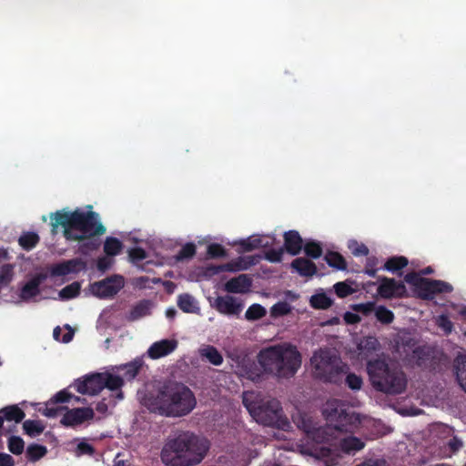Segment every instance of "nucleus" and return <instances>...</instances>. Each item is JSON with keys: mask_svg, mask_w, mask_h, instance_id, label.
<instances>
[{"mask_svg": "<svg viewBox=\"0 0 466 466\" xmlns=\"http://www.w3.org/2000/svg\"><path fill=\"white\" fill-rule=\"evenodd\" d=\"M25 433L30 437H35L44 431V425L39 420H26L23 423Z\"/></svg>", "mask_w": 466, "mask_h": 466, "instance_id": "38", "label": "nucleus"}, {"mask_svg": "<svg viewBox=\"0 0 466 466\" xmlns=\"http://www.w3.org/2000/svg\"><path fill=\"white\" fill-rule=\"evenodd\" d=\"M14 459L6 453H0V466H14Z\"/></svg>", "mask_w": 466, "mask_h": 466, "instance_id": "64", "label": "nucleus"}, {"mask_svg": "<svg viewBox=\"0 0 466 466\" xmlns=\"http://www.w3.org/2000/svg\"><path fill=\"white\" fill-rule=\"evenodd\" d=\"M290 306L285 301H279L274 304L270 309L271 316L274 318L282 317L290 312Z\"/></svg>", "mask_w": 466, "mask_h": 466, "instance_id": "47", "label": "nucleus"}, {"mask_svg": "<svg viewBox=\"0 0 466 466\" xmlns=\"http://www.w3.org/2000/svg\"><path fill=\"white\" fill-rule=\"evenodd\" d=\"M409 260L404 256H393L389 258L386 262L384 263L383 269L397 273L398 271L401 270L405 267L408 266Z\"/></svg>", "mask_w": 466, "mask_h": 466, "instance_id": "31", "label": "nucleus"}, {"mask_svg": "<svg viewBox=\"0 0 466 466\" xmlns=\"http://www.w3.org/2000/svg\"><path fill=\"white\" fill-rule=\"evenodd\" d=\"M355 247H350L351 252L354 256H368L369 248L364 244L354 243Z\"/></svg>", "mask_w": 466, "mask_h": 466, "instance_id": "59", "label": "nucleus"}, {"mask_svg": "<svg viewBox=\"0 0 466 466\" xmlns=\"http://www.w3.org/2000/svg\"><path fill=\"white\" fill-rule=\"evenodd\" d=\"M76 390L81 394L96 395L103 390V373L86 376L83 380L76 382Z\"/></svg>", "mask_w": 466, "mask_h": 466, "instance_id": "14", "label": "nucleus"}, {"mask_svg": "<svg viewBox=\"0 0 466 466\" xmlns=\"http://www.w3.org/2000/svg\"><path fill=\"white\" fill-rule=\"evenodd\" d=\"M330 405L332 408L328 415V420L334 430L344 433L354 432L360 424L359 414L350 410L339 400H334Z\"/></svg>", "mask_w": 466, "mask_h": 466, "instance_id": "9", "label": "nucleus"}, {"mask_svg": "<svg viewBox=\"0 0 466 466\" xmlns=\"http://www.w3.org/2000/svg\"><path fill=\"white\" fill-rule=\"evenodd\" d=\"M95 412L92 408H74L66 410L61 419V424L66 427H76L94 418Z\"/></svg>", "mask_w": 466, "mask_h": 466, "instance_id": "13", "label": "nucleus"}, {"mask_svg": "<svg viewBox=\"0 0 466 466\" xmlns=\"http://www.w3.org/2000/svg\"><path fill=\"white\" fill-rule=\"evenodd\" d=\"M215 307L218 311L226 315H238L243 309V303L241 300L229 296H219L215 300Z\"/></svg>", "mask_w": 466, "mask_h": 466, "instance_id": "16", "label": "nucleus"}, {"mask_svg": "<svg viewBox=\"0 0 466 466\" xmlns=\"http://www.w3.org/2000/svg\"><path fill=\"white\" fill-rule=\"evenodd\" d=\"M443 353L430 346L418 347L413 350V359L418 367L435 370L440 366Z\"/></svg>", "mask_w": 466, "mask_h": 466, "instance_id": "10", "label": "nucleus"}, {"mask_svg": "<svg viewBox=\"0 0 466 466\" xmlns=\"http://www.w3.org/2000/svg\"><path fill=\"white\" fill-rule=\"evenodd\" d=\"M404 280L414 288L419 298L425 300L433 299L436 294L451 293L453 289L448 282L425 279L415 271L407 273Z\"/></svg>", "mask_w": 466, "mask_h": 466, "instance_id": "8", "label": "nucleus"}, {"mask_svg": "<svg viewBox=\"0 0 466 466\" xmlns=\"http://www.w3.org/2000/svg\"><path fill=\"white\" fill-rule=\"evenodd\" d=\"M257 261L258 260L254 256L239 257L237 259L218 266L217 272H236L240 270H246L249 267L255 265Z\"/></svg>", "mask_w": 466, "mask_h": 466, "instance_id": "18", "label": "nucleus"}, {"mask_svg": "<svg viewBox=\"0 0 466 466\" xmlns=\"http://www.w3.org/2000/svg\"><path fill=\"white\" fill-rule=\"evenodd\" d=\"M40 241L39 236L35 232H24L18 238V243L25 250H31Z\"/></svg>", "mask_w": 466, "mask_h": 466, "instance_id": "34", "label": "nucleus"}, {"mask_svg": "<svg viewBox=\"0 0 466 466\" xmlns=\"http://www.w3.org/2000/svg\"><path fill=\"white\" fill-rule=\"evenodd\" d=\"M310 362L316 378L334 384L342 381V377L348 369L339 358L328 350H320L315 352L310 359Z\"/></svg>", "mask_w": 466, "mask_h": 466, "instance_id": "6", "label": "nucleus"}, {"mask_svg": "<svg viewBox=\"0 0 466 466\" xmlns=\"http://www.w3.org/2000/svg\"><path fill=\"white\" fill-rule=\"evenodd\" d=\"M46 453V447L40 444H30L26 449V457L30 461H36Z\"/></svg>", "mask_w": 466, "mask_h": 466, "instance_id": "39", "label": "nucleus"}, {"mask_svg": "<svg viewBox=\"0 0 466 466\" xmlns=\"http://www.w3.org/2000/svg\"><path fill=\"white\" fill-rule=\"evenodd\" d=\"M51 231L57 232L61 226L63 235L66 240L84 241L106 233V227L100 222L98 213L95 211H83L76 208L74 211L58 210L50 214Z\"/></svg>", "mask_w": 466, "mask_h": 466, "instance_id": "2", "label": "nucleus"}, {"mask_svg": "<svg viewBox=\"0 0 466 466\" xmlns=\"http://www.w3.org/2000/svg\"><path fill=\"white\" fill-rule=\"evenodd\" d=\"M284 251L283 248H279V249L271 248L265 252L264 257L269 262L279 263L282 260Z\"/></svg>", "mask_w": 466, "mask_h": 466, "instance_id": "53", "label": "nucleus"}, {"mask_svg": "<svg viewBox=\"0 0 466 466\" xmlns=\"http://www.w3.org/2000/svg\"><path fill=\"white\" fill-rule=\"evenodd\" d=\"M128 256L133 262H139L147 258V252L144 248L136 247L128 251Z\"/></svg>", "mask_w": 466, "mask_h": 466, "instance_id": "56", "label": "nucleus"}, {"mask_svg": "<svg viewBox=\"0 0 466 466\" xmlns=\"http://www.w3.org/2000/svg\"><path fill=\"white\" fill-rule=\"evenodd\" d=\"M351 309L358 313H361L364 316L370 315L373 311L375 312L376 304L374 301H369L366 303H359L351 306Z\"/></svg>", "mask_w": 466, "mask_h": 466, "instance_id": "50", "label": "nucleus"}, {"mask_svg": "<svg viewBox=\"0 0 466 466\" xmlns=\"http://www.w3.org/2000/svg\"><path fill=\"white\" fill-rule=\"evenodd\" d=\"M123 248V243L115 237H107L104 243V252L108 257L118 255Z\"/></svg>", "mask_w": 466, "mask_h": 466, "instance_id": "33", "label": "nucleus"}, {"mask_svg": "<svg viewBox=\"0 0 466 466\" xmlns=\"http://www.w3.org/2000/svg\"><path fill=\"white\" fill-rule=\"evenodd\" d=\"M250 413L258 422L265 426L282 431H288L290 428V422L285 416L280 402L276 399L262 401L252 407Z\"/></svg>", "mask_w": 466, "mask_h": 466, "instance_id": "7", "label": "nucleus"}, {"mask_svg": "<svg viewBox=\"0 0 466 466\" xmlns=\"http://www.w3.org/2000/svg\"><path fill=\"white\" fill-rule=\"evenodd\" d=\"M340 446L344 452L351 453L363 449L364 442L357 437H348L341 441Z\"/></svg>", "mask_w": 466, "mask_h": 466, "instance_id": "36", "label": "nucleus"}, {"mask_svg": "<svg viewBox=\"0 0 466 466\" xmlns=\"http://www.w3.org/2000/svg\"><path fill=\"white\" fill-rule=\"evenodd\" d=\"M251 287L252 279L248 274H240L225 283V290L228 293L246 294L250 291Z\"/></svg>", "mask_w": 466, "mask_h": 466, "instance_id": "17", "label": "nucleus"}, {"mask_svg": "<svg viewBox=\"0 0 466 466\" xmlns=\"http://www.w3.org/2000/svg\"><path fill=\"white\" fill-rule=\"evenodd\" d=\"M56 405L49 404V401H47L42 414L47 418H56L61 411L67 410V407H57Z\"/></svg>", "mask_w": 466, "mask_h": 466, "instance_id": "52", "label": "nucleus"}, {"mask_svg": "<svg viewBox=\"0 0 466 466\" xmlns=\"http://www.w3.org/2000/svg\"><path fill=\"white\" fill-rule=\"evenodd\" d=\"M25 442L18 436H12L8 440V450L15 455H19L24 451Z\"/></svg>", "mask_w": 466, "mask_h": 466, "instance_id": "46", "label": "nucleus"}, {"mask_svg": "<svg viewBox=\"0 0 466 466\" xmlns=\"http://www.w3.org/2000/svg\"><path fill=\"white\" fill-rule=\"evenodd\" d=\"M367 372L372 387L386 394H400L407 387L405 373L396 364L386 358H375L368 360Z\"/></svg>", "mask_w": 466, "mask_h": 466, "instance_id": "5", "label": "nucleus"}, {"mask_svg": "<svg viewBox=\"0 0 466 466\" xmlns=\"http://www.w3.org/2000/svg\"><path fill=\"white\" fill-rule=\"evenodd\" d=\"M309 303L313 309H327L332 305L333 300L325 293H318L311 296Z\"/></svg>", "mask_w": 466, "mask_h": 466, "instance_id": "37", "label": "nucleus"}, {"mask_svg": "<svg viewBox=\"0 0 466 466\" xmlns=\"http://www.w3.org/2000/svg\"><path fill=\"white\" fill-rule=\"evenodd\" d=\"M267 311L260 304H252L248 307L245 313V317L248 320H257L266 315Z\"/></svg>", "mask_w": 466, "mask_h": 466, "instance_id": "41", "label": "nucleus"}, {"mask_svg": "<svg viewBox=\"0 0 466 466\" xmlns=\"http://www.w3.org/2000/svg\"><path fill=\"white\" fill-rule=\"evenodd\" d=\"M143 364V360L137 358L128 363L120 365L117 367V370L123 371L124 378H126L127 380H132L137 377Z\"/></svg>", "mask_w": 466, "mask_h": 466, "instance_id": "26", "label": "nucleus"}, {"mask_svg": "<svg viewBox=\"0 0 466 466\" xmlns=\"http://www.w3.org/2000/svg\"><path fill=\"white\" fill-rule=\"evenodd\" d=\"M454 370L460 386L466 392V354L458 356L455 359Z\"/></svg>", "mask_w": 466, "mask_h": 466, "instance_id": "29", "label": "nucleus"}, {"mask_svg": "<svg viewBox=\"0 0 466 466\" xmlns=\"http://www.w3.org/2000/svg\"><path fill=\"white\" fill-rule=\"evenodd\" d=\"M301 361L297 347L288 342L264 348L258 354V362L263 370L279 378L293 377Z\"/></svg>", "mask_w": 466, "mask_h": 466, "instance_id": "4", "label": "nucleus"}, {"mask_svg": "<svg viewBox=\"0 0 466 466\" xmlns=\"http://www.w3.org/2000/svg\"><path fill=\"white\" fill-rule=\"evenodd\" d=\"M41 284V279L35 277L26 282L21 289L20 298L23 300H28L39 294V286Z\"/></svg>", "mask_w": 466, "mask_h": 466, "instance_id": "27", "label": "nucleus"}, {"mask_svg": "<svg viewBox=\"0 0 466 466\" xmlns=\"http://www.w3.org/2000/svg\"><path fill=\"white\" fill-rule=\"evenodd\" d=\"M177 306L186 313H195L199 309L196 299L187 293L180 294L177 297Z\"/></svg>", "mask_w": 466, "mask_h": 466, "instance_id": "30", "label": "nucleus"}, {"mask_svg": "<svg viewBox=\"0 0 466 466\" xmlns=\"http://www.w3.org/2000/svg\"><path fill=\"white\" fill-rule=\"evenodd\" d=\"M283 238L284 250L292 256L299 255L303 248V239L299 233L296 230H289L284 233Z\"/></svg>", "mask_w": 466, "mask_h": 466, "instance_id": "20", "label": "nucleus"}, {"mask_svg": "<svg viewBox=\"0 0 466 466\" xmlns=\"http://www.w3.org/2000/svg\"><path fill=\"white\" fill-rule=\"evenodd\" d=\"M14 276V266L11 264H5L1 267L0 269V286L6 287L13 279Z\"/></svg>", "mask_w": 466, "mask_h": 466, "instance_id": "44", "label": "nucleus"}, {"mask_svg": "<svg viewBox=\"0 0 466 466\" xmlns=\"http://www.w3.org/2000/svg\"><path fill=\"white\" fill-rule=\"evenodd\" d=\"M207 254L211 258H224L227 256V250L222 245L212 243L208 246Z\"/></svg>", "mask_w": 466, "mask_h": 466, "instance_id": "48", "label": "nucleus"}, {"mask_svg": "<svg viewBox=\"0 0 466 466\" xmlns=\"http://www.w3.org/2000/svg\"><path fill=\"white\" fill-rule=\"evenodd\" d=\"M345 383L350 390H360L363 385V380L360 376L350 372L346 376Z\"/></svg>", "mask_w": 466, "mask_h": 466, "instance_id": "49", "label": "nucleus"}, {"mask_svg": "<svg viewBox=\"0 0 466 466\" xmlns=\"http://www.w3.org/2000/svg\"><path fill=\"white\" fill-rule=\"evenodd\" d=\"M86 268V263L81 258H72L52 266L51 276L64 277L71 273H78Z\"/></svg>", "mask_w": 466, "mask_h": 466, "instance_id": "15", "label": "nucleus"}, {"mask_svg": "<svg viewBox=\"0 0 466 466\" xmlns=\"http://www.w3.org/2000/svg\"><path fill=\"white\" fill-rule=\"evenodd\" d=\"M375 317L381 324H390L394 320V313L385 306H378L375 309Z\"/></svg>", "mask_w": 466, "mask_h": 466, "instance_id": "40", "label": "nucleus"}, {"mask_svg": "<svg viewBox=\"0 0 466 466\" xmlns=\"http://www.w3.org/2000/svg\"><path fill=\"white\" fill-rule=\"evenodd\" d=\"M437 324L446 334L452 331L453 324L446 315H441L437 319Z\"/></svg>", "mask_w": 466, "mask_h": 466, "instance_id": "57", "label": "nucleus"}, {"mask_svg": "<svg viewBox=\"0 0 466 466\" xmlns=\"http://www.w3.org/2000/svg\"><path fill=\"white\" fill-rule=\"evenodd\" d=\"M291 268L300 276L312 277L317 273V266L305 258H297L291 262Z\"/></svg>", "mask_w": 466, "mask_h": 466, "instance_id": "21", "label": "nucleus"}, {"mask_svg": "<svg viewBox=\"0 0 466 466\" xmlns=\"http://www.w3.org/2000/svg\"><path fill=\"white\" fill-rule=\"evenodd\" d=\"M143 404L152 412L162 416L182 417L195 408L196 398L184 384L167 381L156 393L147 395Z\"/></svg>", "mask_w": 466, "mask_h": 466, "instance_id": "1", "label": "nucleus"}, {"mask_svg": "<svg viewBox=\"0 0 466 466\" xmlns=\"http://www.w3.org/2000/svg\"><path fill=\"white\" fill-rule=\"evenodd\" d=\"M73 395L66 390H62L55 394L49 400V404L66 403L70 401Z\"/></svg>", "mask_w": 466, "mask_h": 466, "instance_id": "54", "label": "nucleus"}, {"mask_svg": "<svg viewBox=\"0 0 466 466\" xmlns=\"http://www.w3.org/2000/svg\"><path fill=\"white\" fill-rule=\"evenodd\" d=\"M113 262H114V260L112 258H108V256L101 257L97 259L96 268L100 272L105 273L106 270H108L112 267Z\"/></svg>", "mask_w": 466, "mask_h": 466, "instance_id": "58", "label": "nucleus"}, {"mask_svg": "<svg viewBox=\"0 0 466 466\" xmlns=\"http://www.w3.org/2000/svg\"><path fill=\"white\" fill-rule=\"evenodd\" d=\"M448 446L451 451L455 452L462 447V441L457 437H453L448 441Z\"/></svg>", "mask_w": 466, "mask_h": 466, "instance_id": "63", "label": "nucleus"}, {"mask_svg": "<svg viewBox=\"0 0 466 466\" xmlns=\"http://www.w3.org/2000/svg\"><path fill=\"white\" fill-rule=\"evenodd\" d=\"M325 260L328 265L339 270H345L347 268V263L344 257L336 251H329L325 255Z\"/></svg>", "mask_w": 466, "mask_h": 466, "instance_id": "32", "label": "nucleus"}, {"mask_svg": "<svg viewBox=\"0 0 466 466\" xmlns=\"http://www.w3.org/2000/svg\"><path fill=\"white\" fill-rule=\"evenodd\" d=\"M125 281L121 275H112L90 285L91 292L99 299L112 298L124 287Z\"/></svg>", "mask_w": 466, "mask_h": 466, "instance_id": "11", "label": "nucleus"}, {"mask_svg": "<svg viewBox=\"0 0 466 466\" xmlns=\"http://www.w3.org/2000/svg\"><path fill=\"white\" fill-rule=\"evenodd\" d=\"M378 258L374 256L367 258L364 273L370 277L375 278L377 276L378 268Z\"/></svg>", "mask_w": 466, "mask_h": 466, "instance_id": "55", "label": "nucleus"}, {"mask_svg": "<svg viewBox=\"0 0 466 466\" xmlns=\"http://www.w3.org/2000/svg\"><path fill=\"white\" fill-rule=\"evenodd\" d=\"M334 290L339 298H346L354 292V289L346 282L340 281L334 285Z\"/></svg>", "mask_w": 466, "mask_h": 466, "instance_id": "51", "label": "nucleus"}, {"mask_svg": "<svg viewBox=\"0 0 466 466\" xmlns=\"http://www.w3.org/2000/svg\"><path fill=\"white\" fill-rule=\"evenodd\" d=\"M344 320L347 324H357L361 320V318L356 313L346 312L344 314Z\"/></svg>", "mask_w": 466, "mask_h": 466, "instance_id": "62", "label": "nucleus"}, {"mask_svg": "<svg viewBox=\"0 0 466 466\" xmlns=\"http://www.w3.org/2000/svg\"><path fill=\"white\" fill-rule=\"evenodd\" d=\"M151 302L147 299L137 303L127 315V319L130 322L136 321L141 318L150 315Z\"/></svg>", "mask_w": 466, "mask_h": 466, "instance_id": "23", "label": "nucleus"}, {"mask_svg": "<svg viewBox=\"0 0 466 466\" xmlns=\"http://www.w3.org/2000/svg\"><path fill=\"white\" fill-rule=\"evenodd\" d=\"M0 416L3 422L6 420L20 423L25 419V413L17 405H9L0 409Z\"/></svg>", "mask_w": 466, "mask_h": 466, "instance_id": "22", "label": "nucleus"}, {"mask_svg": "<svg viewBox=\"0 0 466 466\" xmlns=\"http://www.w3.org/2000/svg\"><path fill=\"white\" fill-rule=\"evenodd\" d=\"M355 466H389L383 459H369Z\"/></svg>", "mask_w": 466, "mask_h": 466, "instance_id": "60", "label": "nucleus"}, {"mask_svg": "<svg viewBox=\"0 0 466 466\" xmlns=\"http://www.w3.org/2000/svg\"><path fill=\"white\" fill-rule=\"evenodd\" d=\"M209 441L186 431L168 440L161 451V460L167 466H193L205 458Z\"/></svg>", "mask_w": 466, "mask_h": 466, "instance_id": "3", "label": "nucleus"}, {"mask_svg": "<svg viewBox=\"0 0 466 466\" xmlns=\"http://www.w3.org/2000/svg\"><path fill=\"white\" fill-rule=\"evenodd\" d=\"M79 292L80 284L78 282H73L63 288L59 292V296L63 299H70L76 298L79 294Z\"/></svg>", "mask_w": 466, "mask_h": 466, "instance_id": "43", "label": "nucleus"}, {"mask_svg": "<svg viewBox=\"0 0 466 466\" xmlns=\"http://www.w3.org/2000/svg\"><path fill=\"white\" fill-rule=\"evenodd\" d=\"M177 346V342L176 340L162 339L153 343L149 347L147 354L151 359L157 360L170 354L176 350Z\"/></svg>", "mask_w": 466, "mask_h": 466, "instance_id": "19", "label": "nucleus"}, {"mask_svg": "<svg viewBox=\"0 0 466 466\" xmlns=\"http://www.w3.org/2000/svg\"><path fill=\"white\" fill-rule=\"evenodd\" d=\"M199 355L202 359H206L214 366H219L223 363V356L218 350L212 345H205L199 349Z\"/></svg>", "mask_w": 466, "mask_h": 466, "instance_id": "24", "label": "nucleus"}, {"mask_svg": "<svg viewBox=\"0 0 466 466\" xmlns=\"http://www.w3.org/2000/svg\"><path fill=\"white\" fill-rule=\"evenodd\" d=\"M77 451L81 454L93 455L95 453L94 447L86 441H81L78 443Z\"/></svg>", "mask_w": 466, "mask_h": 466, "instance_id": "61", "label": "nucleus"}, {"mask_svg": "<svg viewBox=\"0 0 466 466\" xmlns=\"http://www.w3.org/2000/svg\"><path fill=\"white\" fill-rule=\"evenodd\" d=\"M305 254L311 258H319L322 255V247L319 242H307L303 248Z\"/></svg>", "mask_w": 466, "mask_h": 466, "instance_id": "42", "label": "nucleus"}, {"mask_svg": "<svg viewBox=\"0 0 466 466\" xmlns=\"http://www.w3.org/2000/svg\"><path fill=\"white\" fill-rule=\"evenodd\" d=\"M196 254V246L194 243L185 244L176 256L177 260L182 261L192 258Z\"/></svg>", "mask_w": 466, "mask_h": 466, "instance_id": "45", "label": "nucleus"}, {"mask_svg": "<svg viewBox=\"0 0 466 466\" xmlns=\"http://www.w3.org/2000/svg\"><path fill=\"white\" fill-rule=\"evenodd\" d=\"M124 385V379L118 375L103 373V387L110 390H118Z\"/></svg>", "mask_w": 466, "mask_h": 466, "instance_id": "35", "label": "nucleus"}, {"mask_svg": "<svg viewBox=\"0 0 466 466\" xmlns=\"http://www.w3.org/2000/svg\"><path fill=\"white\" fill-rule=\"evenodd\" d=\"M236 244L241 248L243 252H249L259 248H267L269 246L268 241H265L263 238L258 236H251L239 240Z\"/></svg>", "mask_w": 466, "mask_h": 466, "instance_id": "25", "label": "nucleus"}, {"mask_svg": "<svg viewBox=\"0 0 466 466\" xmlns=\"http://www.w3.org/2000/svg\"><path fill=\"white\" fill-rule=\"evenodd\" d=\"M378 294L383 299L406 297L407 289L403 282L388 277H379Z\"/></svg>", "mask_w": 466, "mask_h": 466, "instance_id": "12", "label": "nucleus"}, {"mask_svg": "<svg viewBox=\"0 0 466 466\" xmlns=\"http://www.w3.org/2000/svg\"><path fill=\"white\" fill-rule=\"evenodd\" d=\"M360 353L369 356L380 349V344L375 336H366L358 344Z\"/></svg>", "mask_w": 466, "mask_h": 466, "instance_id": "28", "label": "nucleus"}]
</instances>
